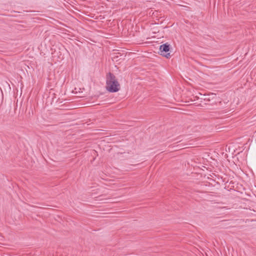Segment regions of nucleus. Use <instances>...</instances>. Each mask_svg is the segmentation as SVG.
<instances>
[{
  "mask_svg": "<svg viewBox=\"0 0 256 256\" xmlns=\"http://www.w3.org/2000/svg\"><path fill=\"white\" fill-rule=\"evenodd\" d=\"M170 44L168 43L160 46V54L166 58H169L170 57V54L169 52L170 49Z\"/></svg>",
  "mask_w": 256,
  "mask_h": 256,
  "instance_id": "f03ea898",
  "label": "nucleus"
},
{
  "mask_svg": "<svg viewBox=\"0 0 256 256\" xmlns=\"http://www.w3.org/2000/svg\"><path fill=\"white\" fill-rule=\"evenodd\" d=\"M120 84L115 76L109 72L106 76V88L110 92H116L120 90Z\"/></svg>",
  "mask_w": 256,
  "mask_h": 256,
  "instance_id": "f257e3e1",
  "label": "nucleus"
}]
</instances>
